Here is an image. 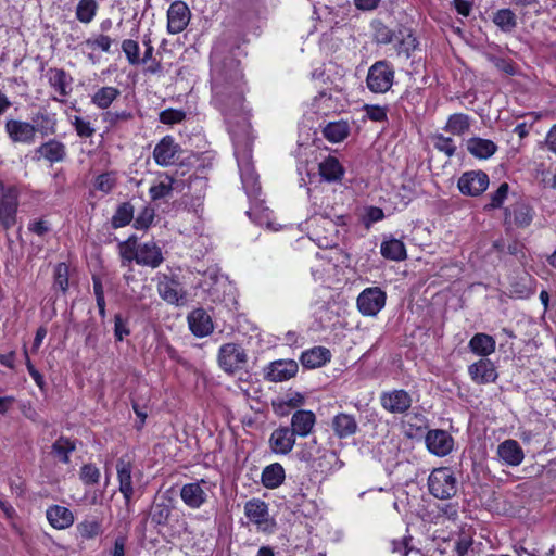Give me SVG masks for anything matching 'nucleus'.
<instances>
[{
	"mask_svg": "<svg viewBox=\"0 0 556 556\" xmlns=\"http://www.w3.org/2000/svg\"><path fill=\"white\" fill-rule=\"evenodd\" d=\"M79 536L91 540L102 533V525L98 518H86L76 526Z\"/></svg>",
	"mask_w": 556,
	"mask_h": 556,
	"instance_id": "42",
	"label": "nucleus"
},
{
	"mask_svg": "<svg viewBox=\"0 0 556 556\" xmlns=\"http://www.w3.org/2000/svg\"><path fill=\"white\" fill-rule=\"evenodd\" d=\"M116 472L119 492L123 494L126 503H128L134 495L131 463L119 458L116 463Z\"/></svg>",
	"mask_w": 556,
	"mask_h": 556,
	"instance_id": "24",
	"label": "nucleus"
},
{
	"mask_svg": "<svg viewBox=\"0 0 556 556\" xmlns=\"http://www.w3.org/2000/svg\"><path fill=\"white\" fill-rule=\"evenodd\" d=\"M363 111L365 116L372 122L387 121V108L376 104H364Z\"/></svg>",
	"mask_w": 556,
	"mask_h": 556,
	"instance_id": "55",
	"label": "nucleus"
},
{
	"mask_svg": "<svg viewBox=\"0 0 556 556\" xmlns=\"http://www.w3.org/2000/svg\"><path fill=\"white\" fill-rule=\"evenodd\" d=\"M439 518L447 520H455L458 517V504L456 503H444L438 506Z\"/></svg>",
	"mask_w": 556,
	"mask_h": 556,
	"instance_id": "64",
	"label": "nucleus"
},
{
	"mask_svg": "<svg viewBox=\"0 0 556 556\" xmlns=\"http://www.w3.org/2000/svg\"><path fill=\"white\" fill-rule=\"evenodd\" d=\"M498 459L506 466L517 467L525 459L521 445L513 439H507L498 444L496 450Z\"/></svg>",
	"mask_w": 556,
	"mask_h": 556,
	"instance_id": "20",
	"label": "nucleus"
},
{
	"mask_svg": "<svg viewBox=\"0 0 556 556\" xmlns=\"http://www.w3.org/2000/svg\"><path fill=\"white\" fill-rule=\"evenodd\" d=\"M380 404L391 414H403L412 406V396L402 389L387 391L381 394Z\"/></svg>",
	"mask_w": 556,
	"mask_h": 556,
	"instance_id": "13",
	"label": "nucleus"
},
{
	"mask_svg": "<svg viewBox=\"0 0 556 556\" xmlns=\"http://www.w3.org/2000/svg\"><path fill=\"white\" fill-rule=\"evenodd\" d=\"M386 292L379 287H368L357 296V308L363 316L374 317L384 307Z\"/></svg>",
	"mask_w": 556,
	"mask_h": 556,
	"instance_id": "8",
	"label": "nucleus"
},
{
	"mask_svg": "<svg viewBox=\"0 0 556 556\" xmlns=\"http://www.w3.org/2000/svg\"><path fill=\"white\" fill-rule=\"evenodd\" d=\"M294 444V431L288 427L275 429L269 438V446L275 454L287 455L292 451Z\"/></svg>",
	"mask_w": 556,
	"mask_h": 556,
	"instance_id": "21",
	"label": "nucleus"
},
{
	"mask_svg": "<svg viewBox=\"0 0 556 556\" xmlns=\"http://www.w3.org/2000/svg\"><path fill=\"white\" fill-rule=\"evenodd\" d=\"M70 268L66 263H59L54 268V287L62 292L68 289Z\"/></svg>",
	"mask_w": 556,
	"mask_h": 556,
	"instance_id": "53",
	"label": "nucleus"
},
{
	"mask_svg": "<svg viewBox=\"0 0 556 556\" xmlns=\"http://www.w3.org/2000/svg\"><path fill=\"white\" fill-rule=\"evenodd\" d=\"M96 0H79L76 7V18L84 24H89L98 11Z\"/></svg>",
	"mask_w": 556,
	"mask_h": 556,
	"instance_id": "44",
	"label": "nucleus"
},
{
	"mask_svg": "<svg viewBox=\"0 0 556 556\" xmlns=\"http://www.w3.org/2000/svg\"><path fill=\"white\" fill-rule=\"evenodd\" d=\"M72 125L77 135L81 138H89L94 134V128L91 126L90 122L80 116H74Z\"/></svg>",
	"mask_w": 556,
	"mask_h": 556,
	"instance_id": "57",
	"label": "nucleus"
},
{
	"mask_svg": "<svg viewBox=\"0 0 556 556\" xmlns=\"http://www.w3.org/2000/svg\"><path fill=\"white\" fill-rule=\"evenodd\" d=\"M350 132V126L345 121L331 122L324 128V136L331 142L343 141Z\"/></svg>",
	"mask_w": 556,
	"mask_h": 556,
	"instance_id": "40",
	"label": "nucleus"
},
{
	"mask_svg": "<svg viewBox=\"0 0 556 556\" xmlns=\"http://www.w3.org/2000/svg\"><path fill=\"white\" fill-rule=\"evenodd\" d=\"M113 40L103 34H99L92 37L87 38L81 42V48L84 52L88 53V59L96 63V58L93 56V52L96 50H100L102 52H110Z\"/></svg>",
	"mask_w": 556,
	"mask_h": 556,
	"instance_id": "33",
	"label": "nucleus"
},
{
	"mask_svg": "<svg viewBox=\"0 0 556 556\" xmlns=\"http://www.w3.org/2000/svg\"><path fill=\"white\" fill-rule=\"evenodd\" d=\"M311 217H327L332 215V206L328 197L319 188L308 189Z\"/></svg>",
	"mask_w": 556,
	"mask_h": 556,
	"instance_id": "27",
	"label": "nucleus"
},
{
	"mask_svg": "<svg viewBox=\"0 0 556 556\" xmlns=\"http://www.w3.org/2000/svg\"><path fill=\"white\" fill-rule=\"evenodd\" d=\"M116 184V178L113 173H104L99 175L94 181V188L103 193L112 191Z\"/></svg>",
	"mask_w": 556,
	"mask_h": 556,
	"instance_id": "56",
	"label": "nucleus"
},
{
	"mask_svg": "<svg viewBox=\"0 0 556 556\" xmlns=\"http://www.w3.org/2000/svg\"><path fill=\"white\" fill-rule=\"evenodd\" d=\"M36 132L39 131L42 136L52 135L55 132V118L54 115L47 113L37 114L34 118Z\"/></svg>",
	"mask_w": 556,
	"mask_h": 556,
	"instance_id": "46",
	"label": "nucleus"
},
{
	"mask_svg": "<svg viewBox=\"0 0 556 556\" xmlns=\"http://www.w3.org/2000/svg\"><path fill=\"white\" fill-rule=\"evenodd\" d=\"M380 252L383 257L392 261H403L406 258L405 244L399 239H388L381 243Z\"/></svg>",
	"mask_w": 556,
	"mask_h": 556,
	"instance_id": "37",
	"label": "nucleus"
},
{
	"mask_svg": "<svg viewBox=\"0 0 556 556\" xmlns=\"http://www.w3.org/2000/svg\"><path fill=\"white\" fill-rule=\"evenodd\" d=\"M215 486V483L205 479L186 483L180 489V498L189 508L199 509L207 502L208 494L213 492Z\"/></svg>",
	"mask_w": 556,
	"mask_h": 556,
	"instance_id": "5",
	"label": "nucleus"
},
{
	"mask_svg": "<svg viewBox=\"0 0 556 556\" xmlns=\"http://www.w3.org/2000/svg\"><path fill=\"white\" fill-rule=\"evenodd\" d=\"M178 152V146L170 136H165L154 148V161L161 166L172 165Z\"/></svg>",
	"mask_w": 556,
	"mask_h": 556,
	"instance_id": "25",
	"label": "nucleus"
},
{
	"mask_svg": "<svg viewBox=\"0 0 556 556\" xmlns=\"http://www.w3.org/2000/svg\"><path fill=\"white\" fill-rule=\"evenodd\" d=\"M46 516L51 527L58 530L70 528L75 520L73 513L68 508L60 505L48 507Z\"/></svg>",
	"mask_w": 556,
	"mask_h": 556,
	"instance_id": "28",
	"label": "nucleus"
},
{
	"mask_svg": "<svg viewBox=\"0 0 556 556\" xmlns=\"http://www.w3.org/2000/svg\"><path fill=\"white\" fill-rule=\"evenodd\" d=\"M155 217V212L152 207L146 206L135 218L134 226L136 229H147L151 226Z\"/></svg>",
	"mask_w": 556,
	"mask_h": 556,
	"instance_id": "54",
	"label": "nucleus"
},
{
	"mask_svg": "<svg viewBox=\"0 0 556 556\" xmlns=\"http://www.w3.org/2000/svg\"><path fill=\"white\" fill-rule=\"evenodd\" d=\"M493 22L505 31H509L516 26L515 14L509 9L498 10L494 15Z\"/></svg>",
	"mask_w": 556,
	"mask_h": 556,
	"instance_id": "51",
	"label": "nucleus"
},
{
	"mask_svg": "<svg viewBox=\"0 0 556 556\" xmlns=\"http://www.w3.org/2000/svg\"><path fill=\"white\" fill-rule=\"evenodd\" d=\"M134 217V208L129 203L122 204L112 218L114 228H121L128 225Z\"/></svg>",
	"mask_w": 556,
	"mask_h": 556,
	"instance_id": "50",
	"label": "nucleus"
},
{
	"mask_svg": "<svg viewBox=\"0 0 556 556\" xmlns=\"http://www.w3.org/2000/svg\"><path fill=\"white\" fill-rule=\"evenodd\" d=\"M169 515L170 508L165 504L157 503L152 507L151 520L159 526L165 525L169 518Z\"/></svg>",
	"mask_w": 556,
	"mask_h": 556,
	"instance_id": "58",
	"label": "nucleus"
},
{
	"mask_svg": "<svg viewBox=\"0 0 556 556\" xmlns=\"http://www.w3.org/2000/svg\"><path fill=\"white\" fill-rule=\"evenodd\" d=\"M340 255V250H323L315 255L311 267L312 276L316 281H326L336 270L334 260Z\"/></svg>",
	"mask_w": 556,
	"mask_h": 556,
	"instance_id": "10",
	"label": "nucleus"
},
{
	"mask_svg": "<svg viewBox=\"0 0 556 556\" xmlns=\"http://www.w3.org/2000/svg\"><path fill=\"white\" fill-rule=\"evenodd\" d=\"M334 434L340 439L349 438L356 433L357 422L354 416L340 413L336 415L331 422Z\"/></svg>",
	"mask_w": 556,
	"mask_h": 556,
	"instance_id": "31",
	"label": "nucleus"
},
{
	"mask_svg": "<svg viewBox=\"0 0 556 556\" xmlns=\"http://www.w3.org/2000/svg\"><path fill=\"white\" fill-rule=\"evenodd\" d=\"M5 131L15 143L31 144L35 142L36 127L34 124L18 119H8Z\"/></svg>",
	"mask_w": 556,
	"mask_h": 556,
	"instance_id": "14",
	"label": "nucleus"
},
{
	"mask_svg": "<svg viewBox=\"0 0 556 556\" xmlns=\"http://www.w3.org/2000/svg\"><path fill=\"white\" fill-rule=\"evenodd\" d=\"M18 206V192L10 187L0 197V224L4 229L14 226Z\"/></svg>",
	"mask_w": 556,
	"mask_h": 556,
	"instance_id": "12",
	"label": "nucleus"
},
{
	"mask_svg": "<svg viewBox=\"0 0 556 556\" xmlns=\"http://www.w3.org/2000/svg\"><path fill=\"white\" fill-rule=\"evenodd\" d=\"M470 127L469 116L463 113H456L448 117L445 130L454 136L464 135Z\"/></svg>",
	"mask_w": 556,
	"mask_h": 556,
	"instance_id": "41",
	"label": "nucleus"
},
{
	"mask_svg": "<svg viewBox=\"0 0 556 556\" xmlns=\"http://www.w3.org/2000/svg\"><path fill=\"white\" fill-rule=\"evenodd\" d=\"M394 68L387 61H377L368 70L367 88L374 93H386L394 84Z\"/></svg>",
	"mask_w": 556,
	"mask_h": 556,
	"instance_id": "4",
	"label": "nucleus"
},
{
	"mask_svg": "<svg viewBox=\"0 0 556 556\" xmlns=\"http://www.w3.org/2000/svg\"><path fill=\"white\" fill-rule=\"evenodd\" d=\"M75 450V444L65 438L58 439L52 445V452L64 464L70 462V453Z\"/></svg>",
	"mask_w": 556,
	"mask_h": 556,
	"instance_id": "47",
	"label": "nucleus"
},
{
	"mask_svg": "<svg viewBox=\"0 0 556 556\" xmlns=\"http://www.w3.org/2000/svg\"><path fill=\"white\" fill-rule=\"evenodd\" d=\"M187 319L189 329L195 337L203 338L213 331L212 318L203 308L192 311Z\"/></svg>",
	"mask_w": 556,
	"mask_h": 556,
	"instance_id": "23",
	"label": "nucleus"
},
{
	"mask_svg": "<svg viewBox=\"0 0 556 556\" xmlns=\"http://www.w3.org/2000/svg\"><path fill=\"white\" fill-rule=\"evenodd\" d=\"M509 185L502 182L498 188L490 194V203L485 205V210H494L501 207L508 197Z\"/></svg>",
	"mask_w": 556,
	"mask_h": 556,
	"instance_id": "52",
	"label": "nucleus"
},
{
	"mask_svg": "<svg viewBox=\"0 0 556 556\" xmlns=\"http://www.w3.org/2000/svg\"><path fill=\"white\" fill-rule=\"evenodd\" d=\"M426 445L430 453L442 457L452 452L454 440L444 430H430L426 435Z\"/></svg>",
	"mask_w": 556,
	"mask_h": 556,
	"instance_id": "18",
	"label": "nucleus"
},
{
	"mask_svg": "<svg viewBox=\"0 0 556 556\" xmlns=\"http://www.w3.org/2000/svg\"><path fill=\"white\" fill-rule=\"evenodd\" d=\"M331 353L327 348L314 346L301 355V363L305 368L314 369L330 362Z\"/></svg>",
	"mask_w": 556,
	"mask_h": 556,
	"instance_id": "29",
	"label": "nucleus"
},
{
	"mask_svg": "<svg viewBox=\"0 0 556 556\" xmlns=\"http://www.w3.org/2000/svg\"><path fill=\"white\" fill-rule=\"evenodd\" d=\"M121 94V91L111 86L101 87L91 98L92 103L99 109H108Z\"/></svg>",
	"mask_w": 556,
	"mask_h": 556,
	"instance_id": "39",
	"label": "nucleus"
},
{
	"mask_svg": "<svg viewBox=\"0 0 556 556\" xmlns=\"http://www.w3.org/2000/svg\"><path fill=\"white\" fill-rule=\"evenodd\" d=\"M434 147L439 151L445 153L448 156H452L456 151L455 142L452 138L445 137L443 135H437L434 137Z\"/></svg>",
	"mask_w": 556,
	"mask_h": 556,
	"instance_id": "60",
	"label": "nucleus"
},
{
	"mask_svg": "<svg viewBox=\"0 0 556 556\" xmlns=\"http://www.w3.org/2000/svg\"><path fill=\"white\" fill-rule=\"evenodd\" d=\"M137 251L138 244L135 237H130L127 240L121 242L118 244V252L122 258V264L126 266L132 261L137 263Z\"/></svg>",
	"mask_w": 556,
	"mask_h": 556,
	"instance_id": "45",
	"label": "nucleus"
},
{
	"mask_svg": "<svg viewBox=\"0 0 556 556\" xmlns=\"http://www.w3.org/2000/svg\"><path fill=\"white\" fill-rule=\"evenodd\" d=\"M157 293L160 298L168 304L179 305L186 296L181 283L168 275H157Z\"/></svg>",
	"mask_w": 556,
	"mask_h": 556,
	"instance_id": "9",
	"label": "nucleus"
},
{
	"mask_svg": "<svg viewBox=\"0 0 556 556\" xmlns=\"http://www.w3.org/2000/svg\"><path fill=\"white\" fill-rule=\"evenodd\" d=\"M305 229L307 240L314 242L321 250H338V229L331 216L309 217L305 222Z\"/></svg>",
	"mask_w": 556,
	"mask_h": 556,
	"instance_id": "2",
	"label": "nucleus"
},
{
	"mask_svg": "<svg viewBox=\"0 0 556 556\" xmlns=\"http://www.w3.org/2000/svg\"><path fill=\"white\" fill-rule=\"evenodd\" d=\"M100 471L91 464L84 465L80 469V479L86 484H94L99 481Z\"/></svg>",
	"mask_w": 556,
	"mask_h": 556,
	"instance_id": "62",
	"label": "nucleus"
},
{
	"mask_svg": "<svg viewBox=\"0 0 556 556\" xmlns=\"http://www.w3.org/2000/svg\"><path fill=\"white\" fill-rule=\"evenodd\" d=\"M533 217V208L522 201L516 202L505 208V224L508 226L526 228L532 223Z\"/></svg>",
	"mask_w": 556,
	"mask_h": 556,
	"instance_id": "16",
	"label": "nucleus"
},
{
	"mask_svg": "<svg viewBox=\"0 0 556 556\" xmlns=\"http://www.w3.org/2000/svg\"><path fill=\"white\" fill-rule=\"evenodd\" d=\"M286 478L285 469L279 463L266 466L261 476L262 484L267 489L280 486Z\"/></svg>",
	"mask_w": 556,
	"mask_h": 556,
	"instance_id": "34",
	"label": "nucleus"
},
{
	"mask_svg": "<svg viewBox=\"0 0 556 556\" xmlns=\"http://www.w3.org/2000/svg\"><path fill=\"white\" fill-rule=\"evenodd\" d=\"M190 21V11L182 1L173 2L167 10V30L169 34H179Z\"/></svg>",
	"mask_w": 556,
	"mask_h": 556,
	"instance_id": "17",
	"label": "nucleus"
},
{
	"mask_svg": "<svg viewBox=\"0 0 556 556\" xmlns=\"http://www.w3.org/2000/svg\"><path fill=\"white\" fill-rule=\"evenodd\" d=\"M122 51L125 53L126 59L130 65L141 64L139 43L132 39H125L122 41Z\"/></svg>",
	"mask_w": 556,
	"mask_h": 556,
	"instance_id": "49",
	"label": "nucleus"
},
{
	"mask_svg": "<svg viewBox=\"0 0 556 556\" xmlns=\"http://www.w3.org/2000/svg\"><path fill=\"white\" fill-rule=\"evenodd\" d=\"M186 113L181 110L166 109L160 113V122L167 125H174L182 122Z\"/></svg>",
	"mask_w": 556,
	"mask_h": 556,
	"instance_id": "59",
	"label": "nucleus"
},
{
	"mask_svg": "<svg viewBox=\"0 0 556 556\" xmlns=\"http://www.w3.org/2000/svg\"><path fill=\"white\" fill-rule=\"evenodd\" d=\"M311 106L313 113L326 116L343 111L346 106V99L339 90H325L313 99Z\"/></svg>",
	"mask_w": 556,
	"mask_h": 556,
	"instance_id": "7",
	"label": "nucleus"
},
{
	"mask_svg": "<svg viewBox=\"0 0 556 556\" xmlns=\"http://www.w3.org/2000/svg\"><path fill=\"white\" fill-rule=\"evenodd\" d=\"M212 103L224 115L231 135L242 187L249 199L256 202L247 212L257 225L278 230L271 212L257 201L261 191L258 175L252 163V134L249 111L244 104V81L239 61L230 58L220 62L212 54Z\"/></svg>",
	"mask_w": 556,
	"mask_h": 556,
	"instance_id": "1",
	"label": "nucleus"
},
{
	"mask_svg": "<svg viewBox=\"0 0 556 556\" xmlns=\"http://www.w3.org/2000/svg\"><path fill=\"white\" fill-rule=\"evenodd\" d=\"M244 515L258 530L267 531L271 527L268 506L264 501L253 498L244 504Z\"/></svg>",
	"mask_w": 556,
	"mask_h": 556,
	"instance_id": "15",
	"label": "nucleus"
},
{
	"mask_svg": "<svg viewBox=\"0 0 556 556\" xmlns=\"http://www.w3.org/2000/svg\"><path fill=\"white\" fill-rule=\"evenodd\" d=\"M469 350L481 357H486L495 352L496 341L486 333H476L468 343Z\"/></svg>",
	"mask_w": 556,
	"mask_h": 556,
	"instance_id": "32",
	"label": "nucleus"
},
{
	"mask_svg": "<svg viewBox=\"0 0 556 556\" xmlns=\"http://www.w3.org/2000/svg\"><path fill=\"white\" fill-rule=\"evenodd\" d=\"M319 174L326 181H338L344 174L343 166L334 156H328L319 163Z\"/></svg>",
	"mask_w": 556,
	"mask_h": 556,
	"instance_id": "36",
	"label": "nucleus"
},
{
	"mask_svg": "<svg viewBox=\"0 0 556 556\" xmlns=\"http://www.w3.org/2000/svg\"><path fill=\"white\" fill-rule=\"evenodd\" d=\"M39 153L49 162L55 163L64 159L65 147L59 141L51 140L39 148Z\"/></svg>",
	"mask_w": 556,
	"mask_h": 556,
	"instance_id": "43",
	"label": "nucleus"
},
{
	"mask_svg": "<svg viewBox=\"0 0 556 556\" xmlns=\"http://www.w3.org/2000/svg\"><path fill=\"white\" fill-rule=\"evenodd\" d=\"M384 218V213L382 208L377 206H367L364 210L363 222L366 227H369L371 224L380 222Z\"/></svg>",
	"mask_w": 556,
	"mask_h": 556,
	"instance_id": "63",
	"label": "nucleus"
},
{
	"mask_svg": "<svg viewBox=\"0 0 556 556\" xmlns=\"http://www.w3.org/2000/svg\"><path fill=\"white\" fill-rule=\"evenodd\" d=\"M217 361L225 372L233 374L244 368L248 355L241 345L225 343L218 350Z\"/></svg>",
	"mask_w": 556,
	"mask_h": 556,
	"instance_id": "6",
	"label": "nucleus"
},
{
	"mask_svg": "<svg viewBox=\"0 0 556 556\" xmlns=\"http://www.w3.org/2000/svg\"><path fill=\"white\" fill-rule=\"evenodd\" d=\"M161 249L154 242H146L138 244L137 264L149 266L151 268L159 267L163 262Z\"/></svg>",
	"mask_w": 556,
	"mask_h": 556,
	"instance_id": "26",
	"label": "nucleus"
},
{
	"mask_svg": "<svg viewBox=\"0 0 556 556\" xmlns=\"http://www.w3.org/2000/svg\"><path fill=\"white\" fill-rule=\"evenodd\" d=\"M489 176L482 170L464 173L458 179L459 191L469 197H478L489 187Z\"/></svg>",
	"mask_w": 556,
	"mask_h": 556,
	"instance_id": "11",
	"label": "nucleus"
},
{
	"mask_svg": "<svg viewBox=\"0 0 556 556\" xmlns=\"http://www.w3.org/2000/svg\"><path fill=\"white\" fill-rule=\"evenodd\" d=\"M467 150L476 157L489 159L496 152L497 147L492 140L475 137L467 141Z\"/></svg>",
	"mask_w": 556,
	"mask_h": 556,
	"instance_id": "35",
	"label": "nucleus"
},
{
	"mask_svg": "<svg viewBox=\"0 0 556 556\" xmlns=\"http://www.w3.org/2000/svg\"><path fill=\"white\" fill-rule=\"evenodd\" d=\"M457 485L454 472L446 467L433 469L428 478L429 491L437 498H451L456 494Z\"/></svg>",
	"mask_w": 556,
	"mask_h": 556,
	"instance_id": "3",
	"label": "nucleus"
},
{
	"mask_svg": "<svg viewBox=\"0 0 556 556\" xmlns=\"http://www.w3.org/2000/svg\"><path fill=\"white\" fill-rule=\"evenodd\" d=\"M49 83L53 90L61 97H66L71 91L72 78L63 70H51L49 73Z\"/></svg>",
	"mask_w": 556,
	"mask_h": 556,
	"instance_id": "38",
	"label": "nucleus"
},
{
	"mask_svg": "<svg viewBox=\"0 0 556 556\" xmlns=\"http://www.w3.org/2000/svg\"><path fill=\"white\" fill-rule=\"evenodd\" d=\"M172 190L173 180L169 177H165L150 187L149 194L151 199L155 201L168 197Z\"/></svg>",
	"mask_w": 556,
	"mask_h": 556,
	"instance_id": "48",
	"label": "nucleus"
},
{
	"mask_svg": "<svg viewBox=\"0 0 556 556\" xmlns=\"http://www.w3.org/2000/svg\"><path fill=\"white\" fill-rule=\"evenodd\" d=\"M316 418L311 410H298L291 418V431H294V435L306 437L311 433Z\"/></svg>",
	"mask_w": 556,
	"mask_h": 556,
	"instance_id": "30",
	"label": "nucleus"
},
{
	"mask_svg": "<svg viewBox=\"0 0 556 556\" xmlns=\"http://www.w3.org/2000/svg\"><path fill=\"white\" fill-rule=\"evenodd\" d=\"M468 374L471 380L478 384L494 382L497 372L494 364L488 358H481L468 367Z\"/></svg>",
	"mask_w": 556,
	"mask_h": 556,
	"instance_id": "22",
	"label": "nucleus"
},
{
	"mask_svg": "<svg viewBox=\"0 0 556 556\" xmlns=\"http://www.w3.org/2000/svg\"><path fill=\"white\" fill-rule=\"evenodd\" d=\"M299 370L298 363L293 359H278L271 362L265 371L269 381L281 382L294 377Z\"/></svg>",
	"mask_w": 556,
	"mask_h": 556,
	"instance_id": "19",
	"label": "nucleus"
},
{
	"mask_svg": "<svg viewBox=\"0 0 556 556\" xmlns=\"http://www.w3.org/2000/svg\"><path fill=\"white\" fill-rule=\"evenodd\" d=\"M472 538L469 534H460L454 542L456 556H467L472 546Z\"/></svg>",
	"mask_w": 556,
	"mask_h": 556,
	"instance_id": "61",
	"label": "nucleus"
}]
</instances>
